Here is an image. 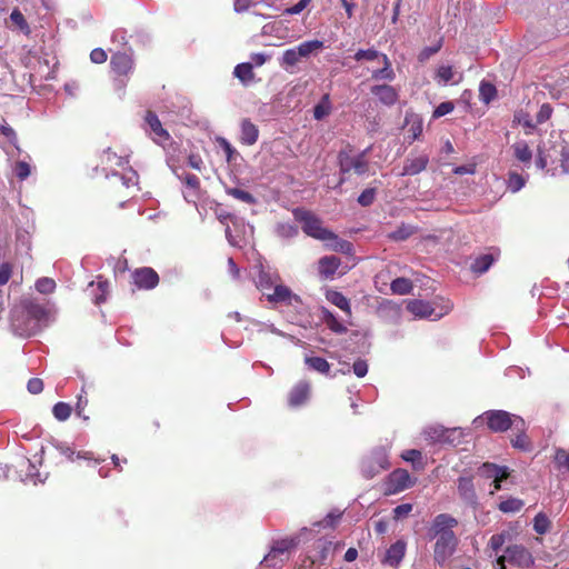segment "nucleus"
I'll list each match as a JSON object with an SVG mask.
<instances>
[{"label":"nucleus","mask_w":569,"mask_h":569,"mask_svg":"<svg viewBox=\"0 0 569 569\" xmlns=\"http://www.w3.org/2000/svg\"><path fill=\"white\" fill-rule=\"evenodd\" d=\"M305 363L309 369L321 375H329L330 372V363L325 358L307 356Z\"/></svg>","instance_id":"nucleus-30"},{"label":"nucleus","mask_w":569,"mask_h":569,"mask_svg":"<svg viewBox=\"0 0 569 569\" xmlns=\"http://www.w3.org/2000/svg\"><path fill=\"white\" fill-rule=\"evenodd\" d=\"M523 501L521 499H518V498H508L506 500H502L500 503H499V510L505 512V513H513V512H518L521 510V508L523 507Z\"/></svg>","instance_id":"nucleus-42"},{"label":"nucleus","mask_w":569,"mask_h":569,"mask_svg":"<svg viewBox=\"0 0 569 569\" xmlns=\"http://www.w3.org/2000/svg\"><path fill=\"white\" fill-rule=\"evenodd\" d=\"M525 430L526 428L522 431H517L518 435L511 439L512 446L520 450H528L530 448V443L527 436L525 435Z\"/></svg>","instance_id":"nucleus-57"},{"label":"nucleus","mask_w":569,"mask_h":569,"mask_svg":"<svg viewBox=\"0 0 569 569\" xmlns=\"http://www.w3.org/2000/svg\"><path fill=\"white\" fill-rule=\"evenodd\" d=\"M551 114H552L551 106L549 103H543L540 107V109L536 116V123L541 124V123L546 122L547 120L550 119Z\"/></svg>","instance_id":"nucleus-61"},{"label":"nucleus","mask_w":569,"mask_h":569,"mask_svg":"<svg viewBox=\"0 0 569 569\" xmlns=\"http://www.w3.org/2000/svg\"><path fill=\"white\" fill-rule=\"evenodd\" d=\"M458 520L448 513L437 515L428 530L429 539L449 537L456 535L453 528L457 527Z\"/></svg>","instance_id":"nucleus-7"},{"label":"nucleus","mask_w":569,"mask_h":569,"mask_svg":"<svg viewBox=\"0 0 569 569\" xmlns=\"http://www.w3.org/2000/svg\"><path fill=\"white\" fill-rule=\"evenodd\" d=\"M412 288V282L407 278H397L390 284L392 293L396 295H408Z\"/></svg>","instance_id":"nucleus-40"},{"label":"nucleus","mask_w":569,"mask_h":569,"mask_svg":"<svg viewBox=\"0 0 569 569\" xmlns=\"http://www.w3.org/2000/svg\"><path fill=\"white\" fill-rule=\"evenodd\" d=\"M371 93L378 98V100L387 106H393L399 98L398 91L389 84H377L371 88Z\"/></svg>","instance_id":"nucleus-20"},{"label":"nucleus","mask_w":569,"mask_h":569,"mask_svg":"<svg viewBox=\"0 0 569 569\" xmlns=\"http://www.w3.org/2000/svg\"><path fill=\"white\" fill-rule=\"evenodd\" d=\"M226 193L233 197L234 199L253 204L257 202L256 198L248 191L239 189V188H226Z\"/></svg>","instance_id":"nucleus-44"},{"label":"nucleus","mask_w":569,"mask_h":569,"mask_svg":"<svg viewBox=\"0 0 569 569\" xmlns=\"http://www.w3.org/2000/svg\"><path fill=\"white\" fill-rule=\"evenodd\" d=\"M366 153L367 150L356 156L348 151H340L338 156L340 171L343 173L355 171L359 176L365 174L369 168Z\"/></svg>","instance_id":"nucleus-6"},{"label":"nucleus","mask_w":569,"mask_h":569,"mask_svg":"<svg viewBox=\"0 0 569 569\" xmlns=\"http://www.w3.org/2000/svg\"><path fill=\"white\" fill-rule=\"evenodd\" d=\"M12 170L20 181L26 180L31 174V166L26 160L16 161Z\"/></svg>","instance_id":"nucleus-46"},{"label":"nucleus","mask_w":569,"mask_h":569,"mask_svg":"<svg viewBox=\"0 0 569 569\" xmlns=\"http://www.w3.org/2000/svg\"><path fill=\"white\" fill-rule=\"evenodd\" d=\"M267 298L270 302H286L290 306L301 303L300 297L283 284H274L273 293L268 295Z\"/></svg>","instance_id":"nucleus-17"},{"label":"nucleus","mask_w":569,"mask_h":569,"mask_svg":"<svg viewBox=\"0 0 569 569\" xmlns=\"http://www.w3.org/2000/svg\"><path fill=\"white\" fill-rule=\"evenodd\" d=\"M383 63V68L375 70L372 72V78L376 80H388L392 81L395 79V72L391 69V63L389 58L383 53L382 57L379 59Z\"/></svg>","instance_id":"nucleus-31"},{"label":"nucleus","mask_w":569,"mask_h":569,"mask_svg":"<svg viewBox=\"0 0 569 569\" xmlns=\"http://www.w3.org/2000/svg\"><path fill=\"white\" fill-rule=\"evenodd\" d=\"M114 177H118L122 184L129 188L130 186H137L138 183V173L133 169H129L122 174L113 173Z\"/></svg>","instance_id":"nucleus-55"},{"label":"nucleus","mask_w":569,"mask_h":569,"mask_svg":"<svg viewBox=\"0 0 569 569\" xmlns=\"http://www.w3.org/2000/svg\"><path fill=\"white\" fill-rule=\"evenodd\" d=\"M47 309L34 301H24L11 312V327L16 335L29 337L36 335L47 320Z\"/></svg>","instance_id":"nucleus-1"},{"label":"nucleus","mask_w":569,"mask_h":569,"mask_svg":"<svg viewBox=\"0 0 569 569\" xmlns=\"http://www.w3.org/2000/svg\"><path fill=\"white\" fill-rule=\"evenodd\" d=\"M353 373L358 378H363L368 373V363L366 360L359 359L352 366Z\"/></svg>","instance_id":"nucleus-64"},{"label":"nucleus","mask_w":569,"mask_h":569,"mask_svg":"<svg viewBox=\"0 0 569 569\" xmlns=\"http://www.w3.org/2000/svg\"><path fill=\"white\" fill-rule=\"evenodd\" d=\"M407 124H409L408 133L411 141L418 139L422 133V121L415 117L412 119L406 118Z\"/></svg>","instance_id":"nucleus-49"},{"label":"nucleus","mask_w":569,"mask_h":569,"mask_svg":"<svg viewBox=\"0 0 569 569\" xmlns=\"http://www.w3.org/2000/svg\"><path fill=\"white\" fill-rule=\"evenodd\" d=\"M233 74L244 84L250 82L253 79L252 63H239L236 66Z\"/></svg>","instance_id":"nucleus-39"},{"label":"nucleus","mask_w":569,"mask_h":569,"mask_svg":"<svg viewBox=\"0 0 569 569\" xmlns=\"http://www.w3.org/2000/svg\"><path fill=\"white\" fill-rule=\"evenodd\" d=\"M429 163L428 154H419L417 157L409 156L402 169L400 176H416L422 172Z\"/></svg>","instance_id":"nucleus-19"},{"label":"nucleus","mask_w":569,"mask_h":569,"mask_svg":"<svg viewBox=\"0 0 569 569\" xmlns=\"http://www.w3.org/2000/svg\"><path fill=\"white\" fill-rule=\"evenodd\" d=\"M0 132L3 134L9 143L20 153L21 148L18 142V137L13 128H11L7 122L0 124Z\"/></svg>","instance_id":"nucleus-47"},{"label":"nucleus","mask_w":569,"mask_h":569,"mask_svg":"<svg viewBox=\"0 0 569 569\" xmlns=\"http://www.w3.org/2000/svg\"><path fill=\"white\" fill-rule=\"evenodd\" d=\"M144 121L149 128V134L157 143H162L169 140L168 131L162 127L158 116L152 111H148Z\"/></svg>","instance_id":"nucleus-15"},{"label":"nucleus","mask_w":569,"mask_h":569,"mask_svg":"<svg viewBox=\"0 0 569 569\" xmlns=\"http://www.w3.org/2000/svg\"><path fill=\"white\" fill-rule=\"evenodd\" d=\"M10 19L14 24H17L20 28V30L24 31L26 33L29 32V26L23 14L19 10L14 9L10 14Z\"/></svg>","instance_id":"nucleus-59"},{"label":"nucleus","mask_w":569,"mask_h":569,"mask_svg":"<svg viewBox=\"0 0 569 569\" xmlns=\"http://www.w3.org/2000/svg\"><path fill=\"white\" fill-rule=\"evenodd\" d=\"M511 535L509 531H502L500 533H496L491 536L489 540V547L492 549L495 553H498L501 547L510 540Z\"/></svg>","instance_id":"nucleus-45"},{"label":"nucleus","mask_w":569,"mask_h":569,"mask_svg":"<svg viewBox=\"0 0 569 569\" xmlns=\"http://www.w3.org/2000/svg\"><path fill=\"white\" fill-rule=\"evenodd\" d=\"M301 60L300 56H298V51L295 48L287 49L280 59V66L284 69L289 67H295Z\"/></svg>","instance_id":"nucleus-43"},{"label":"nucleus","mask_w":569,"mask_h":569,"mask_svg":"<svg viewBox=\"0 0 569 569\" xmlns=\"http://www.w3.org/2000/svg\"><path fill=\"white\" fill-rule=\"evenodd\" d=\"M309 395L310 385L306 381H300L291 389L288 403L292 408H298L307 402Z\"/></svg>","instance_id":"nucleus-21"},{"label":"nucleus","mask_w":569,"mask_h":569,"mask_svg":"<svg viewBox=\"0 0 569 569\" xmlns=\"http://www.w3.org/2000/svg\"><path fill=\"white\" fill-rule=\"evenodd\" d=\"M322 48H323V42L320 40L305 41L296 47V49L298 51V56H300L301 59L308 58L310 54H312L313 52H316Z\"/></svg>","instance_id":"nucleus-35"},{"label":"nucleus","mask_w":569,"mask_h":569,"mask_svg":"<svg viewBox=\"0 0 569 569\" xmlns=\"http://www.w3.org/2000/svg\"><path fill=\"white\" fill-rule=\"evenodd\" d=\"M322 312L323 321L331 331L336 333H345L347 331V327L332 312L326 309Z\"/></svg>","instance_id":"nucleus-37"},{"label":"nucleus","mask_w":569,"mask_h":569,"mask_svg":"<svg viewBox=\"0 0 569 569\" xmlns=\"http://www.w3.org/2000/svg\"><path fill=\"white\" fill-rule=\"evenodd\" d=\"M497 96V89L496 87L486 81H481L479 86V97L480 100L485 103L491 102Z\"/></svg>","instance_id":"nucleus-41"},{"label":"nucleus","mask_w":569,"mask_h":569,"mask_svg":"<svg viewBox=\"0 0 569 569\" xmlns=\"http://www.w3.org/2000/svg\"><path fill=\"white\" fill-rule=\"evenodd\" d=\"M89 288H94L93 281L89 283ZM96 289L99 291V293H94V289H92L93 301L96 305H101L107 300L109 282L107 280H103L101 277H98Z\"/></svg>","instance_id":"nucleus-32"},{"label":"nucleus","mask_w":569,"mask_h":569,"mask_svg":"<svg viewBox=\"0 0 569 569\" xmlns=\"http://www.w3.org/2000/svg\"><path fill=\"white\" fill-rule=\"evenodd\" d=\"M497 257L498 256H495L493 253H485L477 257L470 266L471 271L477 274L487 272L497 260Z\"/></svg>","instance_id":"nucleus-27"},{"label":"nucleus","mask_w":569,"mask_h":569,"mask_svg":"<svg viewBox=\"0 0 569 569\" xmlns=\"http://www.w3.org/2000/svg\"><path fill=\"white\" fill-rule=\"evenodd\" d=\"M176 177L184 184L186 189L182 191L183 198L189 203H197L200 194V180L197 176L191 173L173 171Z\"/></svg>","instance_id":"nucleus-12"},{"label":"nucleus","mask_w":569,"mask_h":569,"mask_svg":"<svg viewBox=\"0 0 569 569\" xmlns=\"http://www.w3.org/2000/svg\"><path fill=\"white\" fill-rule=\"evenodd\" d=\"M103 162L110 163L111 166L123 167L128 163V160L123 157L117 156L114 152H111L109 149L103 153Z\"/></svg>","instance_id":"nucleus-56"},{"label":"nucleus","mask_w":569,"mask_h":569,"mask_svg":"<svg viewBox=\"0 0 569 569\" xmlns=\"http://www.w3.org/2000/svg\"><path fill=\"white\" fill-rule=\"evenodd\" d=\"M296 546L293 539H283L276 541L269 553L263 558L261 563L273 568H281L282 563L288 559V552Z\"/></svg>","instance_id":"nucleus-9"},{"label":"nucleus","mask_w":569,"mask_h":569,"mask_svg":"<svg viewBox=\"0 0 569 569\" xmlns=\"http://www.w3.org/2000/svg\"><path fill=\"white\" fill-rule=\"evenodd\" d=\"M340 266V259L336 256H326L318 261V271L323 279L332 278Z\"/></svg>","instance_id":"nucleus-23"},{"label":"nucleus","mask_w":569,"mask_h":569,"mask_svg":"<svg viewBox=\"0 0 569 569\" xmlns=\"http://www.w3.org/2000/svg\"><path fill=\"white\" fill-rule=\"evenodd\" d=\"M455 106L451 101L441 102L433 111V118H440L453 110Z\"/></svg>","instance_id":"nucleus-62"},{"label":"nucleus","mask_w":569,"mask_h":569,"mask_svg":"<svg viewBox=\"0 0 569 569\" xmlns=\"http://www.w3.org/2000/svg\"><path fill=\"white\" fill-rule=\"evenodd\" d=\"M36 289L40 292V293H44V295H48V293H51L54 291L56 289V282L53 279L51 278H48V277H43V278H40L37 280L36 282Z\"/></svg>","instance_id":"nucleus-53"},{"label":"nucleus","mask_w":569,"mask_h":569,"mask_svg":"<svg viewBox=\"0 0 569 569\" xmlns=\"http://www.w3.org/2000/svg\"><path fill=\"white\" fill-rule=\"evenodd\" d=\"M413 483L415 481L406 469H396L387 478L385 492L386 495H396L412 487Z\"/></svg>","instance_id":"nucleus-11"},{"label":"nucleus","mask_w":569,"mask_h":569,"mask_svg":"<svg viewBox=\"0 0 569 569\" xmlns=\"http://www.w3.org/2000/svg\"><path fill=\"white\" fill-rule=\"evenodd\" d=\"M493 432H502L508 429L513 431H522L526 427L525 420L515 415H510L503 410H489L473 419V425L479 427L483 423Z\"/></svg>","instance_id":"nucleus-3"},{"label":"nucleus","mask_w":569,"mask_h":569,"mask_svg":"<svg viewBox=\"0 0 569 569\" xmlns=\"http://www.w3.org/2000/svg\"><path fill=\"white\" fill-rule=\"evenodd\" d=\"M478 473L481 477L493 479L495 489L499 490L501 488L500 482L508 477V471L506 467H499L495 463H483L479 469Z\"/></svg>","instance_id":"nucleus-16"},{"label":"nucleus","mask_w":569,"mask_h":569,"mask_svg":"<svg viewBox=\"0 0 569 569\" xmlns=\"http://www.w3.org/2000/svg\"><path fill=\"white\" fill-rule=\"evenodd\" d=\"M446 432L441 426L427 427L423 430L425 436L432 441L446 440Z\"/></svg>","instance_id":"nucleus-52"},{"label":"nucleus","mask_w":569,"mask_h":569,"mask_svg":"<svg viewBox=\"0 0 569 569\" xmlns=\"http://www.w3.org/2000/svg\"><path fill=\"white\" fill-rule=\"evenodd\" d=\"M388 446H377L361 460L360 471L366 479H372L390 467Z\"/></svg>","instance_id":"nucleus-4"},{"label":"nucleus","mask_w":569,"mask_h":569,"mask_svg":"<svg viewBox=\"0 0 569 569\" xmlns=\"http://www.w3.org/2000/svg\"><path fill=\"white\" fill-rule=\"evenodd\" d=\"M292 216L296 221L302 226V231L317 240L327 242L331 249L336 251H346L350 249V242L341 240L332 231L322 226L321 220L311 211L303 208H295Z\"/></svg>","instance_id":"nucleus-2"},{"label":"nucleus","mask_w":569,"mask_h":569,"mask_svg":"<svg viewBox=\"0 0 569 569\" xmlns=\"http://www.w3.org/2000/svg\"><path fill=\"white\" fill-rule=\"evenodd\" d=\"M417 229L411 224L402 223L395 231L388 234V238L392 241H405L415 234Z\"/></svg>","instance_id":"nucleus-36"},{"label":"nucleus","mask_w":569,"mask_h":569,"mask_svg":"<svg viewBox=\"0 0 569 569\" xmlns=\"http://www.w3.org/2000/svg\"><path fill=\"white\" fill-rule=\"evenodd\" d=\"M441 48V42L437 43L436 46H432V47H426L423 48L419 56H418V59L420 62H425L427 61L431 56H433L435 53H437Z\"/></svg>","instance_id":"nucleus-63"},{"label":"nucleus","mask_w":569,"mask_h":569,"mask_svg":"<svg viewBox=\"0 0 569 569\" xmlns=\"http://www.w3.org/2000/svg\"><path fill=\"white\" fill-rule=\"evenodd\" d=\"M326 298L329 302L345 311L346 313L350 315V302L349 300L339 291H328L326 295Z\"/></svg>","instance_id":"nucleus-33"},{"label":"nucleus","mask_w":569,"mask_h":569,"mask_svg":"<svg viewBox=\"0 0 569 569\" xmlns=\"http://www.w3.org/2000/svg\"><path fill=\"white\" fill-rule=\"evenodd\" d=\"M382 54L383 53L379 52L376 49H367V50L360 49L356 52L355 59L357 61H361V60L373 61V60H379L382 57Z\"/></svg>","instance_id":"nucleus-54"},{"label":"nucleus","mask_w":569,"mask_h":569,"mask_svg":"<svg viewBox=\"0 0 569 569\" xmlns=\"http://www.w3.org/2000/svg\"><path fill=\"white\" fill-rule=\"evenodd\" d=\"M274 232L281 239H292L298 236L299 229L291 222H278Z\"/></svg>","instance_id":"nucleus-34"},{"label":"nucleus","mask_w":569,"mask_h":569,"mask_svg":"<svg viewBox=\"0 0 569 569\" xmlns=\"http://www.w3.org/2000/svg\"><path fill=\"white\" fill-rule=\"evenodd\" d=\"M72 412L71 406L67 402H57L53 406L52 413L59 421H66Z\"/></svg>","instance_id":"nucleus-48"},{"label":"nucleus","mask_w":569,"mask_h":569,"mask_svg":"<svg viewBox=\"0 0 569 569\" xmlns=\"http://www.w3.org/2000/svg\"><path fill=\"white\" fill-rule=\"evenodd\" d=\"M513 154L522 162L526 167H529L532 159V151L530 150L528 143L523 140L517 141L512 144Z\"/></svg>","instance_id":"nucleus-29"},{"label":"nucleus","mask_w":569,"mask_h":569,"mask_svg":"<svg viewBox=\"0 0 569 569\" xmlns=\"http://www.w3.org/2000/svg\"><path fill=\"white\" fill-rule=\"evenodd\" d=\"M457 490L460 499L472 509H477L479 501L473 481L470 477H459L457 480Z\"/></svg>","instance_id":"nucleus-13"},{"label":"nucleus","mask_w":569,"mask_h":569,"mask_svg":"<svg viewBox=\"0 0 569 569\" xmlns=\"http://www.w3.org/2000/svg\"><path fill=\"white\" fill-rule=\"evenodd\" d=\"M405 461L412 462L416 469H422L421 452L417 449H409L401 453Z\"/></svg>","instance_id":"nucleus-51"},{"label":"nucleus","mask_w":569,"mask_h":569,"mask_svg":"<svg viewBox=\"0 0 569 569\" xmlns=\"http://www.w3.org/2000/svg\"><path fill=\"white\" fill-rule=\"evenodd\" d=\"M456 72L453 71L451 66H440L436 73V81L439 84L447 86V84H457L461 81L462 76L459 74L456 79Z\"/></svg>","instance_id":"nucleus-26"},{"label":"nucleus","mask_w":569,"mask_h":569,"mask_svg":"<svg viewBox=\"0 0 569 569\" xmlns=\"http://www.w3.org/2000/svg\"><path fill=\"white\" fill-rule=\"evenodd\" d=\"M406 547L407 545L403 540H397L388 548L385 561L390 566L397 567L405 557Z\"/></svg>","instance_id":"nucleus-24"},{"label":"nucleus","mask_w":569,"mask_h":569,"mask_svg":"<svg viewBox=\"0 0 569 569\" xmlns=\"http://www.w3.org/2000/svg\"><path fill=\"white\" fill-rule=\"evenodd\" d=\"M526 177L513 171L508 173L507 188L510 192L516 193L520 191L526 186Z\"/></svg>","instance_id":"nucleus-38"},{"label":"nucleus","mask_w":569,"mask_h":569,"mask_svg":"<svg viewBox=\"0 0 569 569\" xmlns=\"http://www.w3.org/2000/svg\"><path fill=\"white\" fill-rule=\"evenodd\" d=\"M375 198H376V189L368 188V189L363 190L361 192V194L358 197V202L362 207H368L375 201Z\"/></svg>","instance_id":"nucleus-60"},{"label":"nucleus","mask_w":569,"mask_h":569,"mask_svg":"<svg viewBox=\"0 0 569 569\" xmlns=\"http://www.w3.org/2000/svg\"><path fill=\"white\" fill-rule=\"evenodd\" d=\"M133 281L138 288L152 289L159 282V277L156 271L150 268H142L136 270L133 273Z\"/></svg>","instance_id":"nucleus-18"},{"label":"nucleus","mask_w":569,"mask_h":569,"mask_svg":"<svg viewBox=\"0 0 569 569\" xmlns=\"http://www.w3.org/2000/svg\"><path fill=\"white\" fill-rule=\"evenodd\" d=\"M258 276H257V287L261 290L270 289L276 284L279 276L276 271H272L269 267L266 268L262 263L257 266Z\"/></svg>","instance_id":"nucleus-22"},{"label":"nucleus","mask_w":569,"mask_h":569,"mask_svg":"<svg viewBox=\"0 0 569 569\" xmlns=\"http://www.w3.org/2000/svg\"><path fill=\"white\" fill-rule=\"evenodd\" d=\"M433 540V560L439 566H443L456 552L459 542L458 537L453 535Z\"/></svg>","instance_id":"nucleus-8"},{"label":"nucleus","mask_w":569,"mask_h":569,"mask_svg":"<svg viewBox=\"0 0 569 569\" xmlns=\"http://www.w3.org/2000/svg\"><path fill=\"white\" fill-rule=\"evenodd\" d=\"M533 529L537 533H540V535H543L546 532L549 531L550 529V520L548 519V517L542 513V512H539L535 519H533Z\"/></svg>","instance_id":"nucleus-50"},{"label":"nucleus","mask_w":569,"mask_h":569,"mask_svg":"<svg viewBox=\"0 0 569 569\" xmlns=\"http://www.w3.org/2000/svg\"><path fill=\"white\" fill-rule=\"evenodd\" d=\"M259 137V130L254 123H252L249 119H243L241 121V142L247 146H252L257 142Z\"/></svg>","instance_id":"nucleus-25"},{"label":"nucleus","mask_w":569,"mask_h":569,"mask_svg":"<svg viewBox=\"0 0 569 569\" xmlns=\"http://www.w3.org/2000/svg\"><path fill=\"white\" fill-rule=\"evenodd\" d=\"M451 309L452 305L449 301L439 308L435 303L425 300L413 299L407 301V310L418 319L439 320L448 315Z\"/></svg>","instance_id":"nucleus-5"},{"label":"nucleus","mask_w":569,"mask_h":569,"mask_svg":"<svg viewBox=\"0 0 569 569\" xmlns=\"http://www.w3.org/2000/svg\"><path fill=\"white\" fill-rule=\"evenodd\" d=\"M508 553V562L518 567L528 568L533 565V558L531 553L521 545H511L506 548Z\"/></svg>","instance_id":"nucleus-14"},{"label":"nucleus","mask_w":569,"mask_h":569,"mask_svg":"<svg viewBox=\"0 0 569 569\" xmlns=\"http://www.w3.org/2000/svg\"><path fill=\"white\" fill-rule=\"evenodd\" d=\"M332 102L329 93H325L313 108V118L318 121L323 120L332 112Z\"/></svg>","instance_id":"nucleus-28"},{"label":"nucleus","mask_w":569,"mask_h":569,"mask_svg":"<svg viewBox=\"0 0 569 569\" xmlns=\"http://www.w3.org/2000/svg\"><path fill=\"white\" fill-rule=\"evenodd\" d=\"M110 66L119 77L128 76L133 69V60L128 53L117 52L112 54ZM116 87L122 90L126 87V81L122 78H117Z\"/></svg>","instance_id":"nucleus-10"},{"label":"nucleus","mask_w":569,"mask_h":569,"mask_svg":"<svg viewBox=\"0 0 569 569\" xmlns=\"http://www.w3.org/2000/svg\"><path fill=\"white\" fill-rule=\"evenodd\" d=\"M12 274V264L8 261H0V286L8 283Z\"/></svg>","instance_id":"nucleus-58"}]
</instances>
